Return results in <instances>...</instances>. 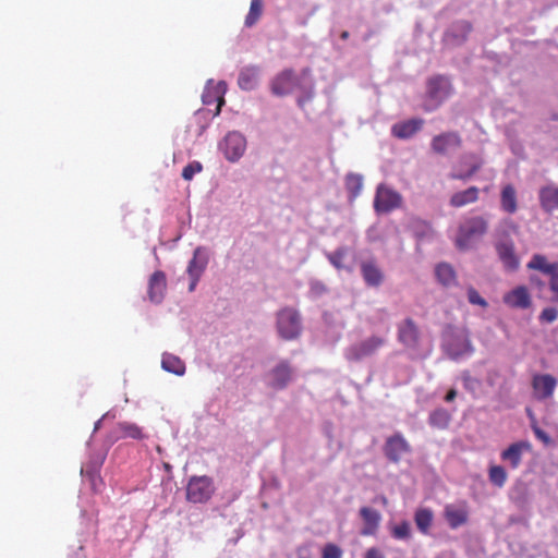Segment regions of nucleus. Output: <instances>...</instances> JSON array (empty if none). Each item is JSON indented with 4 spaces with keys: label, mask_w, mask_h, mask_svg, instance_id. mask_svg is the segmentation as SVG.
<instances>
[{
    "label": "nucleus",
    "mask_w": 558,
    "mask_h": 558,
    "mask_svg": "<svg viewBox=\"0 0 558 558\" xmlns=\"http://www.w3.org/2000/svg\"><path fill=\"white\" fill-rule=\"evenodd\" d=\"M264 3L263 0H252L248 13L245 17V26L252 27L257 23L263 14Z\"/></svg>",
    "instance_id": "36"
},
{
    "label": "nucleus",
    "mask_w": 558,
    "mask_h": 558,
    "mask_svg": "<svg viewBox=\"0 0 558 558\" xmlns=\"http://www.w3.org/2000/svg\"><path fill=\"white\" fill-rule=\"evenodd\" d=\"M533 433L535 437L541 440L545 445H549L551 442V438L549 435L543 430L536 423V421L533 418L532 425H531Z\"/></svg>",
    "instance_id": "43"
},
{
    "label": "nucleus",
    "mask_w": 558,
    "mask_h": 558,
    "mask_svg": "<svg viewBox=\"0 0 558 558\" xmlns=\"http://www.w3.org/2000/svg\"><path fill=\"white\" fill-rule=\"evenodd\" d=\"M504 303L512 308L526 310L532 305V299L526 287L518 286L504 295Z\"/></svg>",
    "instance_id": "20"
},
{
    "label": "nucleus",
    "mask_w": 558,
    "mask_h": 558,
    "mask_svg": "<svg viewBox=\"0 0 558 558\" xmlns=\"http://www.w3.org/2000/svg\"><path fill=\"white\" fill-rule=\"evenodd\" d=\"M214 492L215 487L210 477L193 476L186 486V499L193 504H203L210 499Z\"/></svg>",
    "instance_id": "3"
},
{
    "label": "nucleus",
    "mask_w": 558,
    "mask_h": 558,
    "mask_svg": "<svg viewBox=\"0 0 558 558\" xmlns=\"http://www.w3.org/2000/svg\"><path fill=\"white\" fill-rule=\"evenodd\" d=\"M383 450L390 462L398 463L403 454L411 452V446L402 434L396 433L386 439Z\"/></svg>",
    "instance_id": "9"
},
{
    "label": "nucleus",
    "mask_w": 558,
    "mask_h": 558,
    "mask_svg": "<svg viewBox=\"0 0 558 558\" xmlns=\"http://www.w3.org/2000/svg\"><path fill=\"white\" fill-rule=\"evenodd\" d=\"M299 80L294 71L286 69L278 73L270 83L271 93L276 96H286L296 86Z\"/></svg>",
    "instance_id": "12"
},
{
    "label": "nucleus",
    "mask_w": 558,
    "mask_h": 558,
    "mask_svg": "<svg viewBox=\"0 0 558 558\" xmlns=\"http://www.w3.org/2000/svg\"><path fill=\"white\" fill-rule=\"evenodd\" d=\"M322 558H342V549L332 543H328L322 550Z\"/></svg>",
    "instance_id": "41"
},
{
    "label": "nucleus",
    "mask_w": 558,
    "mask_h": 558,
    "mask_svg": "<svg viewBox=\"0 0 558 558\" xmlns=\"http://www.w3.org/2000/svg\"><path fill=\"white\" fill-rule=\"evenodd\" d=\"M167 289L166 275L161 270H156L148 281V296L154 303H160Z\"/></svg>",
    "instance_id": "23"
},
{
    "label": "nucleus",
    "mask_w": 558,
    "mask_h": 558,
    "mask_svg": "<svg viewBox=\"0 0 558 558\" xmlns=\"http://www.w3.org/2000/svg\"><path fill=\"white\" fill-rule=\"evenodd\" d=\"M360 269L367 287L378 288L385 280V274L374 258L363 260Z\"/></svg>",
    "instance_id": "17"
},
{
    "label": "nucleus",
    "mask_w": 558,
    "mask_h": 558,
    "mask_svg": "<svg viewBox=\"0 0 558 558\" xmlns=\"http://www.w3.org/2000/svg\"><path fill=\"white\" fill-rule=\"evenodd\" d=\"M558 318V310L555 307H546L539 314V320L544 323H553Z\"/></svg>",
    "instance_id": "44"
},
{
    "label": "nucleus",
    "mask_w": 558,
    "mask_h": 558,
    "mask_svg": "<svg viewBox=\"0 0 558 558\" xmlns=\"http://www.w3.org/2000/svg\"><path fill=\"white\" fill-rule=\"evenodd\" d=\"M203 170V166L199 161H192L186 165L182 170V178L185 181H191L196 173Z\"/></svg>",
    "instance_id": "39"
},
{
    "label": "nucleus",
    "mask_w": 558,
    "mask_h": 558,
    "mask_svg": "<svg viewBox=\"0 0 558 558\" xmlns=\"http://www.w3.org/2000/svg\"><path fill=\"white\" fill-rule=\"evenodd\" d=\"M532 450V445L527 440H520L511 444L507 449H505L500 453V458L502 461H507L510 463L512 469H518L522 462V454L524 452H530Z\"/></svg>",
    "instance_id": "18"
},
{
    "label": "nucleus",
    "mask_w": 558,
    "mask_h": 558,
    "mask_svg": "<svg viewBox=\"0 0 558 558\" xmlns=\"http://www.w3.org/2000/svg\"><path fill=\"white\" fill-rule=\"evenodd\" d=\"M452 87L449 80L442 75H436L427 81L424 102L425 111L437 109L451 94Z\"/></svg>",
    "instance_id": "2"
},
{
    "label": "nucleus",
    "mask_w": 558,
    "mask_h": 558,
    "mask_svg": "<svg viewBox=\"0 0 558 558\" xmlns=\"http://www.w3.org/2000/svg\"><path fill=\"white\" fill-rule=\"evenodd\" d=\"M345 255H347V248L339 247L335 252L327 254V258L335 268L340 270L344 267L343 259H344Z\"/></svg>",
    "instance_id": "38"
},
{
    "label": "nucleus",
    "mask_w": 558,
    "mask_h": 558,
    "mask_svg": "<svg viewBox=\"0 0 558 558\" xmlns=\"http://www.w3.org/2000/svg\"><path fill=\"white\" fill-rule=\"evenodd\" d=\"M340 38H341V39H343V40L348 39V38H349V32L343 31V32L341 33V35H340Z\"/></svg>",
    "instance_id": "54"
},
{
    "label": "nucleus",
    "mask_w": 558,
    "mask_h": 558,
    "mask_svg": "<svg viewBox=\"0 0 558 558\" xmlns=\"http://www.w3.org/2000/svg\"><path fill=\"white\" fill-rule=\"evenodd\" d=\"M225 104V99L222 96H219L218 97V105H217V110H216V114H218L220 112V109H221V106Z\"/></svg>",
    "instance_id": "51"
},
{
    "label": "nucleus",
    "mask_w": 558,
    "mask_h": 558,
    "mask_svg": "<svg viewBox=\"0 0 558 558\" xmlns=\"http://www.w3.org/2000/svg\"><path fill=\"white\" fill-rule=\"evenodd\" d=\"M270 386L275 389H283L292 379V367L287 361L280 362L269 373Z\"/></svg>",
    "instance_id": "21"
},
{
    "label": "nucleus",
    "mask_w": 558,
    "mask_h": 558,
    "mask_svg": "<svg viewBox=\"0 0 558 558\" xmlns=\"http://www.w3.org/2000/svg\"><path fill=\"white\" fill-rule=\"evenodd\" d=\"M530 282H531V284H533L539 289L545 286V283L539 278H537L535 276H531Z\"/></svg>",
    "instance_id": "48"
},
{
    "label": "nucleus",
    "mask_w": 558,
    "mask_h": 558,
    "mask_svg": "<svg viewBox=\"0 0 558 558\" xmlns=\"http://www.w3.org/2000/svg\"><path fill=\"white\" fill-rule=\"evenodd\" d=\"M246 148V140L239 132H230L223 141V153L228 160L236 161L242 157Z\"/></svg>",
    "instance_id": "15"
},
{
    "label": "nucleus",
    "mask_w": 558,
    "mask_h": 558,
    "mask_svg": "<svg viewBox=\"0 0 558 558\" xmlns=\"http://www.w3.org/2000/svg\"><path fill=\"white\" fill-rule=\"evenodd\" d=\"M398 341L408 350L416 351L420 349L421 330L414 319L408 317L398 325Z\"/></svg>",
    "instance_id": "7"
},
{
    "label": "nucleus",
    "mask_w": 558,
    "mask_h": 558,
    "mask_svg": "<svg viewBox=\"0 0 558 558\" xmlns=\"http://www.w3.org/2000/svg\"><path fill=\"white\" fill-rule=\"evenodd\" d=\"M376 500L380 501L384 506H387V504H388V499H387V497H386V496H384V495H381V496L377 497V498L375 499V501H376Z\"/></svg>",
    "instance_id": "52"
},
{
    "label": "nucleus",
    "mask_w": 558,
    "mask_h": 558,
    "mask_svg": "<svg viewBox=\"0 0 558 558\" xmlns=\"http://www.w3.org/2000/svg\"><path fill=\"white\" fill-rule=\"evenodd\" d=\"M424 124V120L420 118L401 121L392 125L391 134L400 140H407L417 133Z\"/></svg>",
    "instance_id": "24"
},
{
    "label": "nucleus",
    "mask_w": 558,
    "mask_h": 558,
    "mask_svg": "<svg viewBox=\"0 0 558 558\" xmlns=\"http://www.w3.org/2000/svg\"><path fill=\"white\" fill-rule=\"evenodd\" d=\"M496 252L504 267L507 270L514 271L519 268L520 260L515 254V246L512 239L508 235L500 239L495 244Z\"/></svg>",
    "instance_id": "10"
},
{
    "label": "nucleus",
    "mask_w": 558,
    "mask_h": 558,
    "mask_svg": "<svg viewBox=\"0 0 558 558\" xmlns=\"http://www.w3.org/2000/svg\"><path fill=\"white\" fill-rule=\"evenodd\" d=\"M488 231V221L483 216L465 217L459 225L454 245L460 251L473 248Z\"/></svg>",
    "instance_id": "1"
},
{
    "label": "nucleus",
    "mask_w": 558,
    "mask_h": 558,
    "mask_svg": "<svg viewBox=\"0 0 558 558\" xmlns=\"http://www.w3.org/2000/svg\"><path fill=\"white\" fill-rule=\"evenodd\" d=\"M451 421V414L446 409H436L429 414L430 426L438 429H446Z\"/></svg>",
    "instance_id": "34"
},
{
    "label": "nucleus",
    "mask_w": 558,
    "mask_h": 558,
    "mask_svg": "<svg viewBox=\"0 0 558 558\" xmlns=\"http://www.w3.org/2000/svg\"><path fill=\"white\" fill-rule=\"evenodd\" d=\"M145 437L142 428L130 422H120L116 425L112 430L113 440H119L123 438H132V439H143Z\"/></svg>",
    "instance_id": "25"
},
{
    "label": "nucleus",
    "mask_w": 558,
    "mask_h": 558,
    "mask_svg": "<svg viewBox=\"0 0 558 558\" xmlns=\"http://www.w3.org/2000/svg\"><path fill=\"white\" fill-rule=\"evenodd\" d=\"M539 203L546 213H551L558 208V187L545 186L539 191Z\"/></svg>",
    "instance_id": "30"
},
{
    "label": "nucleus",
    "mask_w": 558,
    "mask_h": 558,
    "mask_svg": "<svg viewBox=\"0 0 558 558\" xmlns=\"http://www.w3.org/2000/svg\"><path fill=\"white\" fill-rule=\"evenodd\" d=\"M402 195L396 190L379 184L374 198V209L378 214H387L402 206Z\"/></svg>",
    "instance_id": "4"
},
{
    "label": "nucleus",
    "mask_w": 558,
    "mask_h": 558,
    "mask_svg": "<svg viewBox=\"0 0 558 558\" xmlns=\"http://www.w3.org/2000/svg\"><path fill=\"white\" fill-rule=\"evenodd\" d=\"M500 208L510 215L518 210L517 191L512 184H507L501 189Z\"/></svg>",
    "instance_id": "27"
},
{
    "label": "nucleus",
    "mask_w": 558,
    "mask_h": 558,
    "mask_svg": "<svg viewBox=\"0 0 558 558\" xmlns=\"http://www.w3.org/2000/svg\"><path fill=\"white\" fill-rule=\"evenodd\" d=\"M360 517L363 521V527L361 530V535L371 536L375 535L378 531L379 523L381 520L380 513L372 509L369 507H362L359 511Z\"/></svg>",
    "instance_id": "22"
},
{
    "label": "nucleus",
    "mask_w": 558,
    "mask_h": 558,
    "mask_svg": "<svg viewBox=\"0 0 558 558\" xmlns=\"http://www.w3.org/2000/svg\"><path fill=\"white\" fill-rule=\"evenodd\" d=\"M277 329L281 338L292 340L301 332V320L298 312L287 307L277 315Z\"/></svg>",
    "instance_id": "5"
},
{
    "label": "nucleus",
    "mask_w": 558,
    "mask_h": 558,
    "mask_svg": "<svg viewBox=\"0 0 558 558\" xmlns=\"http://www.w3.org/2000/svg\"><path fill=\"white\" fill-rule=\"evenodd\" d=\"M549 289L553 293L551 301L558 303V271L550 276Z\"/></svg>",
    "instance_id": "45"
},
{
    "label": "nucleus",
    "mask_w": 558,
    "mask_h": 558,
    "mask_svg": "<svg viewBox=\"0 0 558 558\" xmlns=\"http://www.w3.org/2000/svg\"><path fill=\"white\" fill-rule=\"evenodd\" d=\"M444 517L451 529L464 525L469 520V509L465 501L456 505H447L444 509Z\"/></svg>",
    "instance_id": "19"
},
{
    "label": "nucleus",
    "mask_w": 558,
    "mask_h": 558,
    "mask_svg": "<svg viewBox=\"0 0 558 558\" xmlns=\"http://www.w3.org/2000/svg\"><path fill=\"white\" fill-rule=\"evenodd\" d=\"M480 190L476 186H470L464 191L456 192L451 195L449 204L454 208H460L478 201Z\"/></svg>",
    "instance_id": "26"
},
{
    "label": "nucleus",
    "mask_w": 558,
    "mask_h": 558,
    "mask_svg": "<svg viewBox=\"0 0 558 558\" xmlns=\"http://www.w3.org/2000/svg\"><path fill=\"white\" fill-rule=\"evenodd\" d=\"M208 264V258L205 255L202 247H197L194 251L193 258L190 260L187 265L186 272L190 277V286L189 291L193 292L199 281L202 275L204 274Z\"/></svg>",
    "instance_id": "13"
},
{
    "label": "nucleus",
    "mask_w": 558,
    "mask_h": 558,
    "mask_svg": "<svg viewBox=\"0 0 558 558\" xmlns=\"http://www.w3.org/2000/svg\"><path fill=\"white\" fill-rule=\"evenodd\" d=\"M553 119H554V120H558V116H554V117H553Z\"/></svg>",
    "instance_id": "56"
},
{
    "label": "nucleus",
    "mask_w": 558,
    "mask_h": 558,
    "mask_svg": "<svg viewBox=\"0 0 558 558\" xmlns=\"http://www.w3.org/2000/svg\"><path fill=\"white\" fill-rule=\"evenodd\" d=\"M457 397V391L454 389H450L447 395L445 396V400L447 402H451L454 400V398Z\"/></svg>",
    "instance_id": "49"
},
{
    "label": "nucleus",
    "mask_w": 558,
    "mask_h": 558,
    "mask_svg": "<svg viewBox=\"0 0 558 558\" xmlns=\"http://www.w3.org/2000/svg\"><path fill=\"white\" fill-rule=\"evenodd\" d=\"M425 231L421 234V236H429L433 233V230L429 225L424 223Z\"/></svg>",
    "instance_id": "50"
},
{
    "label": "nucleus",
    "mask_w": 558,
    "mask_h": 558,
    "mask_svg": "<svg viewBox=\"0 0 558 558\" xmlns=\"http://www.w3.org/2000/svg\"><path fill=\"white\" fill-rule=\"evenodd\" d=\"M473 27L471 22L460 20L453 22L444 34V43L449 46H460L469 37Z\"/></svg>",
    "instance_id": "11"
},
{
    "label": "nucleus",
    "mask_w": 558,
    "mask_h": 558,
    "mask_svg": "<svg viewBox=\"0 0 558 558\" xmlns=\"http://www.w3.org/2000/svg\"><path fill=\"white\" fill-rule=\"evenodd\" d=\"M526 267L532 270H538L549 277L558 272V262L549 263L546 256L542 254H534Z\"/></svg>",
    "instance_id": "28"
},
{
    "label": "nucleus",
    "mask_w": 558,
    "mask_h": 558,
    "mask_svg": "<svg viewBox=\"0 0 558 558\" xmlns=\"http://www.w3.org/2000/svg\"><path fill=\"white\" fill-rule=\"evenodd\" d=\"M507 226H509L512 229H517V226L512 221H505Z\"/></svg>",
    "instance_id": "55"
},
{
    "label": "nucleus",
    "mask_w": 558,
    "mask_h": 558,
    "mask_svg": "<svg viewBox=\"0 0 558 558\" xmlns=\"http://www.w3.org/2000/svg\"><path fill=\"white\" fill-rule=\"evenodd\" d=\"M203 102L206 105H209L211 102V100L209 99V94L203 95Z\"/></svg>",
    "instance_id": "53"
},
{
    "label": "nucleus",
    "mask_w": 558,
    "mask_h": 558,
    "mask_svg": "<svg viewBox=\"0 0 558 558\" xmlns=\"http://www.w3.org/2000/svg\"><path fill=\"white\" fill-rule=\"evenodd\" d=\"M259 69L257 66H246L241 70L238 78V85L243 90H252L257 86Z\"/></svg>",
    "instance_id": "29"
},
{
    "label": "nucleus",
    "mask_w": 558,
    "mask_h": 558,
    "mask_svg": "<svg viewBox=\"0 0 558 558\" xmlns=\"http://www.w3.org/2000/svg\"><path fill=\"white\" fill-rule=\"evenodd\" d=\"M532 387L535 398L545 400L553 396L557 387V379L549 374H537L533 376Z\"/></svg>",
    "instance_id": "16"
},
{
    "label": "nucleus",
    "mask_w": 558,
    "mask_h": 558,
    "mask_svg": "<svg viewBox=\"0 0 558 558\" xmlns=\"http://www.w3.org/2000/svg\"><path fill=\"white\" fill-rule=\"evenodd\" d=\"M488 478L497 487H502L508 478L506 470L500 465H492L488 470Z\"/></svg>",
    "instance_id": "37"
},
{
    "label": "nucleus",
    "mask_w": 558,
    "mask_h": 558,
    "mask_svg": "<svg viewBox=\"0 0 558 558\" xmlns=\"http://www.w3.org/2000/svg\"><path fill=\"white\" fill-rule=\"evenodd\" d=\"M470 352H472V345H471V342H470V340H469V339L464 338V339H463V343H462V348H461V349H459V350H457V351H453V352H452V354H453L454 356H459V355H461V354H463V353H470Z\"/></svg>",
    "instance_id": "46"
},
{
    "label": "nucleus",
    "mask_w": 558,
    "mask_h": 558,
    "mask_svg": "<svg viewBox=\"0 0 558 558\" xmlns=\"http://www.w3.org/2000/svg\"><path fill=\"white\" fill-rule=\"evenodd\" d=\"M434 514L428 508H420L415 511L414 521L421 533L427 534L433 524Z\"/></svg>",
    "instance_id": "33"
},
{
    "label": "nucleus",
    "mask_w": 558,
    "mask_h": 558,
    "mask_svg": "<svg viewBox=\"0 0 558 558\" xmlns=\"http://www.w3.org/2000/svg\"><path fill=\"white\" fill-rule=\"evenodd\" d=\"M462 138L458 132H444L433 137L430 147L438 155H446L450 149L460 148Z\"/></svg>",
    "instance_id": "14"
},
{
    "label": "nucleus",
    "mask_w": 558,
    "mask_h": 558,
    "mask_svg": "<svg viewBox=\"0 0 558 558\" xmlns=\"http://www.w3.org/2000/svg\"><path fill=\"white\" fill-rule=\"evenodd\" d=\"M483 159L473 154L468 153L460 157L458 162V170L450 173V178L453 180L466 181L471 179L483 166Z\"/></svg>",
    "instance_id": "8"
},
{
    "label": "nucleus",
    "mask_w": 558,
    "mask_h": 558,
    "mask_svg": "<svg viewBox=\"0 0 558 558\" xmlns=\"http://www.w3.org/2000/svg\"><path fill=\"white\" fill-rule=\"evenodd\" d=\"M365 558H385V555L376 547L368 548Z\"/></svg>",
    "instance_id": "47"
},
{
    "label": "nucleus",
    "mask_w": 558,
    "mask_h": 558,
    "mask_svg": "<svg viewBox=\"0 0 558 558\" xmlns=\"http://www.w3.org/2000/svg\"><path fill=\"white\" fill-rule=\"evenodd\" d=\"M435 275L440 284L451 287L457 283V275L453 267L447 263H440L435 268Z\"/></svg>",
    "instance_id": "31"
},
{
    "label": "nucleus",
    "mask_w": 558,
    "mask_h": 558,
    "mask_svg": "<svg viewBox=\"0 0 558 558\" xmlns=\"http://www.w3.org/2000/svg\"><path fill=\"white\" fill-rule=\"evenodd\" d=\"M410 524L407 521H402L400 524L393 526L391 535L397 539H404L410 537Z\"/></svg>",
    "instance_id": "40"
},
{
    "label": "nucleus",
    "mask_w": 558,
    "mask_h": 558,
    "mask_svg": "<svg viewBox=\"0 0 558 558\" xmlns=\"http://www.w3.org/2000/svg\"><path fill=\"white\" fill-rule=\"evenodd\" d=\"M363 187V179L362 175L356 173H349L345 177V189L349 193L350 199H355Z\"/></svg>",
    "instance_id": "35"
},
{
    "label": "nucleus",
    "mask_w": 558,
    "mask_h": 558,
    "mask_svg": "<svg viewBox=\"0 0 558 558\" xmlns=\"http://www.w3.org/2000/svg\"><path fill=\"white\" fill-rule=\"evenodd\" d=\"M386 343V339L379 336H372L359 343L349 347L345 351V357L349 361H361L375 354Z\"/></svg>",
    "instance_id": "6"
},
{
    "label": "nucleus",
    "mask_w": 558,
    "mask_h": 558,
    "mask_svg": "<svg viewBox=\"0 0 558 558\" xmlns=\"http://www.w3.org/2000/svg\"><path fill=\"white\" fill-rule=\"evenodd\" d=\"M161 367L169 373L182 376L185 373L184 362L177 355L163 353L161 359Z\"/></svg>",
    "instance_id": "32"
},
{
    "label": "nucleus",
    "mask_w": 558,
    "mask_h": 558,
    "mask_svg": "<svg viewBox=\"0 0 558 558\" xmlns=\"http://www.w3.org/2000/svg\"><path fill=\"white\" fill-rule=\"evenodd\" d=\"M468 300L471 304L478 305L483 308H486L488 306L486 300L482 298L473 287L468 288Z\"/></svg>",
    "instance_id": "42"
}]
</instances>
